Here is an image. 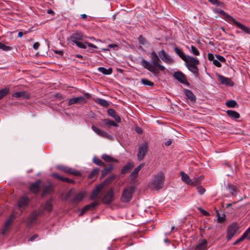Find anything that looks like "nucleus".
<instances>
[{
    "mask_svg": "<svg viewBox=\"0 0 250 250\" xmlns=\"http://www.w3.org/2000/svg\"><path fill=\"white\" fill-rule=\"evenodd\" d=\"M151 62L142 58L140 64L145 68L152 73L154 76H158L159 71H164L166 67L160 64V57L155 51L150 53Z\"/></svg>",
    "mask_w": 250,
    "mask_h": 250,
    "instance_id": "f257e3e1",
    "label": "nucleus"
},
{
    "mask_svg": "<svg viewBox=\"0 0 250 250\" xmlns=\"http://www.w3.org/2000/svg\"><path fill=\"white\" fill-rule=\"evenodd\" d=\"M165 180L164 173L160 171L152 176L148 183V187L152 190H159L163 187Z\"/></svg>",
    "mask_w": 250,
    "mask_h": 250,
    "instance_id": "f03ea898",
    "label": "nucleus"
},
{
    "mask_svg": "<svg viewBox=\"0 0 250 250\" xmlns=\"http://www.w3.org/2000/svg\"><path fill=\"white\" fill-rule=\"evenodd\" d=\"M135 189L132 187L125 188L122 193L121 200L124 203L129 202L132 198Z\"/></svg>",
    "mask_w": 250,
    "mask_h": 250,
    "instance_id": "7ed1b4c3",
    "label": "nucleus"
},
{
    "mask_svg": "<svg viewBox=\"0 0 250 250\" xmlns=\"http://www.w3.org/2000/svg\"><path fill=\"white\" fill-rule=\"evenodd\" d=\"M239 229V225L236 222L229 225L227 230V239L229 241L236 234Z\"/></svg>",
    "mask_w": 250,
    "mask_h": 250,
    "instance_id": "20e7f679",
    "label": "nucleus"
},
{
    "mask_svg": "<svg viewBox=\"0 0 250 250\" xmlns=\"http://www.w3.org/2000/svg\"><path fill=\"white\" fill-rule=\"evenodd\" d=\"M57 168L60 171H62L64 173H68L76 176H79L81 175V172L76 170L75 169L63 165H58L57 166Z\"/></svg>",
    "mask_w": 250,
    "mask_h": 250,
    "instance_id": "39448f33",
    "label": "nucleus"
},
{
    "mask_svg": "<svg viewBox=\"0 0 250 250\" xmlns=\"http://www.w3.org/2000/svg\"><path fill=\"white\" fill-rule=\"evenodd\" d=\"M160 60L164 62L170 64L174 62L173 59L166 51L162 49L158 52Z\"/></svg>",
    "mask_w": 250,
    "mask_h": 250,
    "instance_id": "423d86ee",
    "label": "nucleus"
},
{
    "mask_svg": "<svg viewBox=\"0 0 250 250\" xmlns=\"http://www.w3.org/2000/svg\"><path fill=\"white\" fill-rule=\"evenodd\" d=\"M173 76L179 83L187 85H189V83L187 81L186 75L182 72L180 71L174 72Z\"/></svg>",
    "mask_w": 250,
    "mask_h": 250,
    "instance_id": "0eeeda50",
    "label": "nucleus"
},
{
    "mask_svg": "<svg viewBox=\"0 0 250 250\" xmlns=\"http://www.w3.org/2000/svg\"><path fill=\"white\" fill-rule=\"evenodd\" d=\"M148 146L146 143L141 144L138 148L137 159L139 161H142L147 151Z\"/></svg>",
    "mask_w": 250,
    "mask_h": 250,
    "instance_id": "6e6552de",
    "label": "nucleus"
},
{
    "mask_svg": "<svg viewBox=\"0 0 250 250\" xmlns=\"http://www.w3.org/2000/svg\"><path fill=\"white\" fill-rule=\"evenodd\" d=\"M113 198V190L112 189H110L103 197L102 202L104 204H109L112 202Z\"/></svg>",
    "mask_w": 250,
    "mask_h": 250,
    "instance_id": "1a4fd4ad",
    "label": "nucleus"
},
{
    "mask_svg": "<svg viewBox=\"0 0 250 250\" xmlns=\"http://www.w3.org/2000/svg\"><path fill=\"white\" fill-rule=\"evenodd\" d=\"M87 100L83 97H77L70 98L68 100V105H71L74 104H84L86 103Z\"/></svg>",
    "mask_w": 250,
    "mask_h": 250,
    "instance_id": "9d476101",
    "label": "nucleus"
},
{
    "mask_svg": "<svg viewBox=\"0 0 250 250\" xmlns=\"http://www.w3.org/2000/svg\"><path fill=\"white\" fill-rule=\"evenodd\" d=\"M180 175L181 176V179L182 181L185 182L187 185H196L198 182L197 179H196L195 181H192L188 175L185 173L184 171L180 172Z\"/></svg>",
    "mask_w": 250,
    "mask_h": 250,
    "instance_id": "9b49d317",
    "label": "nucleus"
},
{
    "mask_svg": "<svg viewBox=\"0 0 250 250\" xmlns=\"http://www.w3.org/2000/svg\"><path fill=\"white\" fill-rule=\"evenodd\" d=\"M30 201V199L29 197L26 196V195H23L21 197L18 202V207L20 208H24L26 207Z\"/></svg>",
    "mask_w": 250,
    "mask_h": 250,
    "instance_id": "f8f14e48",
    "label": "nucleus"
},
{
    "mask_svg": "<svg viewBox=\"0 0 250 250\" xmlns=\"http://www.w3.org/2000/svg\"><path fill=\"white\" fill-rule=\"evenodd\" d=\"M91 128L93 131H94L98 135L104 137L106 138L109 139L111 137V136L108 134L107 133L104 132V131L98 128L94 125H92L91 126Z\"/></svg>",
    "mask_w": 250,
    "mask_h": 250,
    "instance_id": "ddd939ff",
    "label": "nucleus"
},
{
    "mask_svg": "<svg viewBox=\"0 0 250 250\" xmlns=\"http://www.w3.org/2000/svg\"><path fill=\"white\" fill-rule=\"evenodd\" d=\"M102 186L101 185L98 186L96 187L92 191L90 195L89 196V199L91 200L96 199L100 193L102 191Z\"/></svg>",
    "mask_w": 250,
    "mask_h": 250,
    "instance_id": "4468645a",
    "label": "nucleus"
},
{
    "mask_svg": "<svg viewBox=\"0 0 250 250\" xmlns=\"http://www.w3.org/2000/svg\"><path fill=\"white\" fill-rule=\"evenodd\" d=\"M185 65L186 66H189L190 65H198L199 64V61L193 57L188 55L186 57Z\"/></svg>",
    "mask_w": 250,
    "mask_h": 250,
    "instance_id": "2eb2a0df",
    "label": "nucleus"
},
{
    "mask_svg": "<svg viewBox=\"0 0 250 250\" xmlns=\"http://www.w3.org/2000/svg\"><path fill=\"white\" fill-rule=\"evenodd\" d=\"M12 96L18 98H22L25 99H29L30 98V94L27 91H22L13 93Z\"/></svg>",
    "mask_w": 250,
    "mask_h": 250,
    "instance_id": "dca6fc26",
    "label": "nucleus"
},
{
    "mask_svg": "<svg viewBox=\"0 0 250 250\" xmlns=\"http://www.w3.org/2000/svg\"><path fill=\"white\" fill-rule=\"evenodd\" d=\"M40 213L36 212V211H33L29 216L27 218V224L28 226H31L36 223V220L38 217L40 215Z\"/></svg>",
    "mask_w": 250,
    "mask_h": 250,
    "instance_id": "f3484780",
    "label": "nucleus"
},
{
    "mask_svg": "<svg viewBox=\"0 0 250 250\" xmlns=\"http://www.w3.org/2000/svg\"><path fill=\"white\" fill-rule=\"evenodd\" d=\"M83 37V33L81 32L77 31L70 36V40L71 42L74 43L75 42L82 40Z\"/></svg>",
    "mask_w": 250,
    "mask_h": 250,
    "instance_id": "a211bd4d",
    "label": "nucleus"
},
{
    "mask_svg": "<svg viewBox=\"0 0 250 250\" xmlns=\"http://www.w3.org/2000/svg\"><path fill=\"white\" fill-rule=\"evenodd\" d=\"M236 26H237L239 28L241 29L242 31L247 34L250 35V28L248 27L245 26L235 19L232 21Z\"/></svg>",
    "mask_w": 250,
    "mask_h": 250,
    "instance_id": "6ab92c4d",
    "label": "nucleus"
},
{
    "mask_svg": "<svg viewBox=\"0 0 250 250\" xmlns=\"http://www.w3.org/2000/svg\"><path fill=\"white\" fill-rule=\"evenodd\" d=\"M85 196V192L84 191H81L71 200L70 202L72 204H78L83 200Z\"/></svg>",
    "mask_w": 250,
    "mask_h": 250,
    "instance_id": "aec40b11",
    "label": "nucleus"
},
{
    "mask_svg": "<svg viewBox=\"0 0 250 250\" xmlns=\"http://www.w3.org/2000/svg\"><path fill=\"white\" fill-rule=\"evenodd\" d=\"M208 249L207 241L203 239L194 247V250H206Z\"/></svg>",
    "mask_w": 250,
    "mask_h": 250,
    "instance_id": "412c9836",
    "label": "nucleus"
},
{
    "mask_svg": "<svg viewBox=\"0 0 250 250\" xmlns=\"http://www.w3.org/2000/svg\"><path fill=\"white\" fill-rule=\"evenodd\" d=\"M218 79L219 82L223 84H225L227 86H233L234 85L233 82L230 79L221 75H218Z\"/></svg>",
    "mask_w": 250,
    "mask_h": 250,
    "instance_id": "4be33fe9",
    "label": "nucleus"
},
{
    "mask_svg": "<svg viewBox=\"0 0 250 250\" xmlns=\"http://www.w3.org/2000/svg\"><path fill=\"white\" fill-rule=\"evenodd\" d=\"M144 164H140L129 175V178L131 180H134L137 177L138 174L141 169L144 167Z\"/></svg>",
    "mask_w": 250,
    "mask_h": 250,
    "instance_id": "5701e85b",
    "label": "nucleus"
},
{
    "mask_svg": "<svg viewBox=\"0 0 250 250\" xmlns=\"http://www.w3.org/2000/svg\"><path fill=\"white\" fill-rule=\"evenodd\" d=\"M215 12L222 15L224 17L225 20L228 22H232L234 19L232 16L229 15L228 13L222 9H217L215 10Z\"/></svg>",
    "mask_w": 250,
    "mask_h": 250,
    "instance_id": "b1692460",
    "label": "nucleus"
},
{
    "mask_svg": "<svg viewBox=\"0 0 250 250\" xmlns=\"http://www.w3.org/2000/svg\"><path fill=\"white\" fill-rule=\"evenodd\" d=\"M184 93L185 94L187 98L192 103H194L196 102V96L191 91L187 89H185L184 90Z\"/></svg>",
    "mask_w": 250,
    "mask_h": 250,
    "instance_id": "393cba45",
    "label": "nucleus"
},
{
    "mask_svg": "<svg viewBox=\"0 0 250 250\" xmlns=\"http://www.w3.org/2000/svg\"><path fill=\"white\" fill-rule=\"evenodd\" d=\"M108 114L113 118L117 123H120L121 119L116 111L112 108H109L107 110Z\"/></svg>",
    "mask_w": 250,
    "mask_h": 250,
    "instance_id": "a878e982",
    "label": "nucleus"
},
{
    "mask_svg": "<svg viewBox=\"0 0 250 250\" xmlns=\"http://www.w3.org/2000/svg\"><path fill=\"white\" fill-rule=\"evenodd\" d=\"M226 188L232 196H235L237 193V189L236 186L231 184H228L226 186Z\"/></svg>",
    "mask_w": 250,
    "mask_h": 250,
    "instance_id": "bb28decb",
    "label": "nucleus"
},
{
    "mask_svg": "<svg viewBox=\"0 0 250 250\" xmlns=\"http://www.w3.org/2000/svg\"><path fill=\"white\" fill-rule=\"evenodd\" d=\"M134 165L131 162H128L127 164L125 165L121 170V174L122 175L125 174L128 172L131 169L134 167Z\"/></svg>",
    "mask_w": 250,
    "mask_h": 250,
    "instance_id": "cd10ccee",
    "label": "nucleus"
},
{
    "mask_svg": "<svg viewBox=\"0 0 250 250\" xmlns=\"http://www.w3.org/2000/svg\"><path fill=\"white\" fill-rule=\"evenodd\" d=\"M40 180L32 183L29 187V190L34 193H38L40 190Z\"/></svg>",
    "mask_w": 250,
    "mask_h": 250,
    "instance_id": "c85d7f7f",
    "label": "nucleus"
},
{
    "mask_svg": "<svg viewBox=\"0 0 250 250\" xmlns=\"http://www.w3.org/2000/svg\"><path fill=\"white\" fill-rule=\"evenodd\" d=\"M51 176L54 178H57L58 179H59L63 182H66L67 183H73L74 182L73 180L68 178L63 177L56 173H52Z\"/></svg>",
    "mask_w": 250,
    "mask_h": 250,
    "instance_id": "c756f323",
    "label": "nucleus"
},
{
    "mask_svg": "<svg viewBox=\"0 0 250 250\" xmlns=\"http://www.w3.org/2000/svg\"><path fill=\"white\" fill-rule=\"evenodd\" d=\"M227 114L229 117L232 119H237L240 118L239 113L234 110H228L227 111Z\"/></svg>",
    "mask_w": 250,
    "mask_h": 250,
    "instance_id": "7c9ffc66",
    "label": "nucleus"
},
{
    "mask_svg": "<svg viewBox=\"0 0 250 250\" xmlns=\"http://www.w3.org/2000/svg\"><path fill=\"white\" fill-rule=\"evenodd\" d=\"M197 65H190L189 66H186L189 71L192 72L195 77H198L199 75V69Z\"/></svg>",
    "mask_w": 250,
    "mask_h": 250,
    "instance_id": "2f4dec72",
    "label": "nucleus"
},
{
    "mask_svg": "<svg viewBox=\"0 0 250 250\" xmlns=\"http://www.w3.org/2000/svg\"><path fill=\"white\" fill-rule=\"evenodd\" d=\"M102 123L104 125V126H113L117 127L118 124L113 121L110 120L109 119H104L102 120Z\"/></svg>",
    "mask_w": 250,
    "mask_h": 250,
    "instance_id": "473e14b6",
    "label": "nucleus"
},
{
    "mask_svg": "<svg viewBox=\"0 0 250 250\" xmlns=\"http://www.w3.org/2000/svg\"><path fill=\"white\" fill-rule=\"evenodd\" d=\"M113 169V166L110 164L108 167L104 168L102 170L101 177H104L108 173H110Z\"/></svg>",
    "mask_w": 250,
    "mask_h": 250,
    "instance_id": "72a5a7b5",
    "label": "nucleus"
},
{
    "mask_svg": "<svg viewBox=\"0 0 250 250\" xmlns=\"http://www.w3.org/2000/svg\"><path fill=\"white\" fill-rule=\"evenodd\" d=\"M174 51L183 61L186 60L188 55H186L179 48L175 47Z\"/></svg>",
    "mask_w": 250,
    "mask_h": 250,
    "instance_id": "f704fd0d",
    "label": "nucleus"
},
{
    "mask_svg": "<svg viewBox=\"0 0 250 250\" xmlns=\"http://www.w3.org/2000/svg\"><path fill=\"white\" fill-rule=\"evenodd\" d=\"M98 70L104 75H110L112 73V68L111 67L106 69L103 67H99L98 68Z\"/></svg>",
    "mask_w": 250,
    "mask_h": 250,
    "instance_id": "c9c22d12",
    "label": "nucleus"
},
{
    "mask_svg": "<svg viewBox=\"0 0 250 250\" xmlns=\"http://www.w3.org/2000/svg\"><path fill=\"white\" fill-rule=\"evenodd\" d=\"M102 158L106 162H118V160L115 159L110 156L104 154L102 156Z\"/></svg>",
    "mask_w": 250,
    "mask_h": 250,
    "instance_id": "e433bc0d",
    "label": "nucleus"
},
{
    "mask_svg": "<svg viewBox=\"0 0 250 250\" xmlns=\"http://www.w3.org/2000/svg\"><path fill=\"white\" fill-rule=\"evenodd\" d=\"M52 202V199L51 198L47 201L43 206V209L48 211H51L53 209Z\"/></svg>",
    "mask_w": 250,
    "mask_h": 250,
    "instance_id": "4c0bfd02",
    "label": "nucleus"
},
{
    "mask_svg": "<svg viewBox=\"0 0 250 250\" xmlns=\"http://www.w3.org/2000/svg\"><path fill=\"white\" fill-rule=\"evenodd\" d=\"M95 101L97 104L105 107H107L109 105V103L104 99L97 98Z\"/></svg>",
    "mask_w": 250,
    "mask_h": 250,
    "instance_id": "58836bf2",
    "label": "nucleus"
},
{
    "mask_svg": "<svg viewBox=\"0 0 250 250\" xmlns=\"http://www.w3.org/2000/svg\"><path fill=\"white\" fill-rule=\"evenodd\" d=\"M226 105L227 107L229 108H234L238 106V104L236 101L233 100L228 101L226 103Z\"/></svg>",
    "mask_w": 250,
    "mask_h": 250,
    "instance_id": "ea45409f",
    "label": "nucleus"
},
{
    "mask_svg": "<svg viewBox=\"0 0 250 250\" xmlns=\"http://www.w3.org/2000/svg\"><path fill=\"white\" fill-rule=\"evenodd\" d=\"M92 162L99 166H104L105 165V164L96 156L93 157Z\"/></svg>",
    "mask_w": 250,
    "mask_h": 250,
    "instance_id": "a19ab883",
    "label": "nucleus"
},
{
    "mask_svg": "<svg viewBox=\"0 0 250 250\" xmlns=\"http://www.w3.org/2000/svg\"><path fill=\"white\" fill-rule=\"evenodd\" d=\"M9 92L8 88H5L0 90V100L6 96Z\"/></svg>",
    "mask_w": 250,
    "mask_h": 250,
    "instance_id": "79ce46f5",
    "label": "nucleus"
},
{
    "mask_svg": "<svg viewBox=\"0 0 250 250\" xmlns=\"http://www.w3.org/2000/svg\"><path fill=\"white\" fill-rule=\"evenodd\" d=\"M15 218L16 215L13 213L11 214L4 224H6V226H10L14 221V220Z\"/></svg>",
    "mask_w": 250,
    "mask_h": 250,
    "instance_id": "37998d69",
    "label": "nucleus"
},
{
    "mask_svg": "<svg viewBox=\"0 0 250 250\" xmlns=\"http://www.w3.org/2000/svg\"><path fill=\"white\" fill-rule=\"evenodd\" d=\"M141 83L145 85H148L150 86H153L154 85L153 82L146 79H142Z\"/></svg>",
    "mask_w": 250,
    "mask_h": 250,
    "instance_id": "c03bdc74",
    "label": "nucleus"
},
{
    "mask_svg": "<svg viewBox=\"0 0 250 250\" xmlns=\"http://www.w3.org/2000/svg\"><path fill=\"white\" fill-rule=\"evenodd\" d=\"M74 43H75L80 48L85 49L87 47L85 42L83 43L81 42V41L75 42Z\"/></svg>",
    "mask_w": 250,
    "mask_h": 250,
    "instance_id": "a18cd8bd",
    "label": "nucleus"
},
{
    "mask_svg": "<svg viewBox=\"0 0 250 250\" xmlns=\"http://www.w3.org/2000/svg\"><path fill=\"white\" fill-rule=\"evenodd\" d=\"M0 49L3 51H8L12 49L11 47L7 46L2 42H0Z\"/></svg>",
    "mask_w": 250,
    "mask_h": 250,
    "instance_id": "49530a36",
    "label": "nucleus"
},
{
    "mask_svg": "<svg viewBox=\"0 0 250 250\" xmlns=\"http://www.w3.org/2000/svg\"><path fill=\"white\" fill-rule=\"evenodd\" d=\"M100 170V168H96L94 169L89 174L88 177L89 178H92L94 176L97 175Z\"/></svg>",
    "mask_w": 250,
    "mask_h": 250,
    "instance_id": "de8ad7c7",
    "label": "nucleus"
},
{
    "mask_svg": "<svg viewBox=\"0 0 250 250\" xmlns=\"http://www.w3.org/2000/svg\"><path fill=\"white\" fill-rule=\"evenodd\" d=\"M85 43L86 44V46L91 50V51H90V53L93 52L95 49H97V46H96L95 45H94V44H92V43H91L90 42H86Z\"/></svg>",
    "mask_w": 250,
    "mask_h": 250,
    "instance_id": "09e8293b",
    "label": "nucleus"
},
{
    "mask_svg": "<svg viewBox=\"0 0 250 250\" xmlns=\"http://www.w3.org/2000/svg\"><path fill=\"white\" fill-rule=\"evenodd\" d=\"M190 52L196 56H198L200 54L198 50L193 45H191Z\"/></svg>",
    "mask_w": 250,
    "mask_h": 250,
    "instance_id": "8fccbe9b",
    "label": "nucleus"
},
{
    "mask_svg": "<svg viewBox=\"0 0 250 250\" xmlns=\"http://www.w3.org/2000/svg\"><path fill=\"white\" fill-rule=\"evenodd\" d=\"M216 213L217 214V216L218 217L217 218V222L218 223H223L224 221V220H225V218H224V216H220V214L219 212V211L218 210H216Z\"/></svg>",
    "mask_w": 250,
    "mask_h": 250,
    "instance_id": "3c124183",
    "label": "nucleus"
},
{
    "mask_svg": "<svg viewBox=\"0 0 250 250\" xmlns=\"http://www.w3.org/2000/svg\"><path fill=\"white\" fill-rule=\"evenodd\" d=\"M139 42L140 44L145 45L147 43L146 39L144 38L142 35H140L138 38Z\"/></svg>",
    "mask_w": 250,
    "mask_h": 250,
    "instance_id": "603ef678",
    "label": "nucleus"
},
{
    "mask_svg": "<svg viewBox=\"0 0 250 250\" xmlns=\"http://www.w3.org/2000/svg\"><path fill=\"white\" fill-rule=\"evenodd\" d=\"M90 209H91L92 210L93 209L91 208V206H90L89 204L88 205H86L84 207V208H83L82 209V213H81V215L83 214L84 212H85L86 211L90 210Z\"/></svg>",
    "mask_w": 250,
    "mask_h": 250,
    "instance_id": "864d4df0",
    "label": "nucleus"
},
{
    "mask_svg": "<svg viewBox=\"0 0 250 250\" xmlns=\"http://www.w3.org/2000/svg\"><path fill=\"white\" fill-rule=\"evenodd\" d=\"M215 57L220 62H225L226 61V59L222 56L220 55H215Z\"/></svg>",
    "mask_w": 250,
    "mask_h": 250,
    "instance_id": "5fc2aeb1",
    "label": "nucleus"
},
{
    "mask_svg": "<svg viewBox=\"0 0 250 250\" xmlns=\"http://www.w3.org/2000/svg\"><path fill=\"white\" fill-rule=\"evenodd\" d=\"M246 237L243 234V235L240 237L239 239H238L236 241H235L233 243V245H236L239 243L242 242L245 238H246Z\"/></svg>",
    "mask_w": 250,
    "mask_h": 250,
    "instance_id": "6e6d98bb",
    "label": "nucleus"
},
{
    "mask_svg": "<svg viewBox=\"0 0 250 250\" xmlns=\"http://www.w3.org/2000/svg\"><path fill=\"white\" fill-rule=\"evenodd\" d=\"M212 63L215 66L218 67H220L222 66L221 63L219 62V61L217 59H214L212 61Z\"/></svg>",
    "mask_w": 250,
    "mask_h": 250,
    "instance_id": "4d7b16f0",
    "label": "nucleus"
},
{
    "mask_svg": "<svg viewBox=\"0 0 250 250\" xmlns=\"http://www.w3.org/2000/svg\"><path fill=\"white\" fill-rule=\"evenodd\" d=\"M9 226H6V225L4 224V226L2 229V234H5L7 232L9 229Z\"/></svg>",
    "mask_w": 250,
    "mask_h": 250,
    "instance_id": "13d9d810",
    "label": "nucleus"
},
{
    "mask_svg": "<svg viewBox=\"0 0 250 250\" xmlns=\"http://www.w3.org/2000/svg\"><path fill=\"white\" fill-rule=\"evenodd\" d=\"M210 3L214 5H216L217 6H220L221 3V2L218 1V0H208Z\"/></svg>",
    "mask_w": 250,
    "mask_h": 250,
    "instance_id": "bf43d9fd",
    "label": "nucleus"
},
{
    "mask_svg": "<svg viewBox=\"0 0 250 250\" xmlns=\"http://www.w3.org/2000/svg\"><path fill=\"white\" fill-rule=\"evenodd\" d=\"M197 189L198 192L201 195H203L206 191L205 189L202 187H198Z\"/></svg>",
    "mask_w": 250,
    "mask_h": 250,
    "instance_id": "052dcab7",
    "label": "nucleus"
},
{
    "mask_svg": "<svg viewBox=\"0 0 250 250\" xmlns=\"http://www.w3.org/2000/svg\"><path fill=\"white\" fill-rule=\"evenodd\" d=\"M198 209L199 210H200V212L201 213H202V214L205 216H208L209 215V213L208 211H206L205 210H204L200 208H198Z\"/></svg>",
    "mask_w": 250,
    "mask_h": 250,
    "instance_id": "680f3d73",
    "label": "nucleus"
},
{
    "mask_svg": "<svg viewBox=\"0 0 250 250\" xmlns=\"http://www.w3.org/2000/svg\"><path fill=\"white\" fill-rule=\"evenodd\" d=\"M208 58L209 61L212 62L215 59L214 56L212 53H208Z\"/></svg>",
    "mask_w": 250,
    "mask_h": 250,
    "instance_id": "e2e57ef3",
    "label": "nucleus"
},
{
    "mask_svg": "<svg viewBox=\"0 0 250 250\" xmlns=\"http://www.w3.org/2000/svg\"><path fill=\"white\" fill-rule=\"evenodd\" d=\"M92 209L94 208L96 206L99 205V203L97 201H94L89 204Z\"/></svg>",
    "mask_w": 250,
    "mask_h": 250,
    "instance_id": "0e129e2a",
    "label": "nucleus"
},
{
    "mask_svg": "<svg viewBox=\"0 0 250 250\" xmlns=\"http://www.w3.org/2000/svg\"><path fill=\"white\" fill-rule=\"evenodd\" d=\"M38 237H39V235L38 234H35L33 235V236H32L28 240L30 241H33L34 240L37 239Z\"/></svg>",
    "mask_w": 250,
    "mask_h": 250,
    "instance_id": "69168bd1",
    "label": "nucleus"
},
{
    "mask_svg": "<svg viewBox=\"0 0 250 250\" xmlns=\"http://www.w3.org/2000/svg\"><path fill=\"white\" fill-rule=\"evenodd\" d=\"M53 51L55 54H59L61 56L63 54V51L62 50H54Z\"/></svg>",
    "mask_w": 250,
    "mask_h": 250,
    "instance_id": "338daca9",
    "label": "nucleus"
},
{
    "mask_svg": "<svg viewBox=\"0 0 250 250\" xmlns=\"http://www.w3.org/2000/svg\"><path fill=\"white\" fill-rule=\"evenodd\" d=\"M108 47L109 48H113L115 50H116L118 48V45L116 44L112 43V44H108Z\"/></svg>",
    "mask_w": 250,
    "mask_h": 250,
    "instance_id": "774afa93",
    "label": "nucleus"
}]
</instances>
